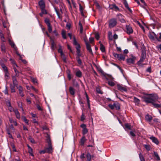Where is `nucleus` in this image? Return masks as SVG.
<instances>
[{
    "label": "nucleus",
    "instance_id": "obj_15",
    "mask_svg": "<svg viewBox=\"0 0 161 161\" xmlns=\"http://www.w3.org/2000/svg\"><path fill=\"white\" fill-rule=\"evenodd\" d=\"M38 4L40 8H45V2L43 0H40L38 2Z\"/></svg>",
    "mask_w": 161,
    "mask_h": 161
},
{
    "label": "nucleus",
    "instance_id": "obj_63",
    "mask_svg": "<svg viewBox=\"0 0 161 161\" xmlns=\"http://www.w3.org/2000/svg\"><path fill=\"white\" fill-rule=\"evenodd\" d=\"M95 38L97 40L99 39L100 37L98 33H96L95 34Z\"/></svg>",
    "mask_w": 161,
    "mask_h": 161
},
{
    "label": "nucleus",
    "instance_id": "obj_39",
    "mask_svg": "<svg viewBox=\"0 0 161 161\" xmlns=\"http://www.w3.org/2000/svg\"><path fill=\"white\" fill-rule=\"evenodd\" d=\"M108 37L109 39L110 40H112L113 39V36L112 34V33L111 31H109L108 32Z\"/></svg>",
    "mask_w": 161,
    "mask_h": 161
},
{
    "label": "nucleus",
    "instance_id": "obj_9",
    "mask_svg": "<svg viewBox=\"0 0 161 161\" xmlns=\"http://www.w3.org/2000/svg\"><path fill=\"white\" fill-rule=\"evenodd\" d=\"M125 28L126 30V32L128 34L130 35L133 33V30L132 27L130 25H126Z\"/></svg>",
    "mask_w": 161,
    "mask_h": 161
},
{
    "label": "nucleus",
    "instance_id": "obj_29",
    "mask_svg": "<svg viewBox=\"0 0 161 161\" xmlns=\"http://www.w3.org/2000/svg\"><path fill=\"white\" fill-rule=\"evenodd\" d=\"M67 77L69 80H70L72 78V75L70 74V70H68L67 71Z\"/></svg>",
    "mask_w": 161,
    "mask_h": 161
},
{
    "label": "nucleus",
    "instance_id": "obj_24",
    "mask_svg": "<svg viewBox=\"0 0 161 161\" xmlns=\"http://www.w3.org/2000/svg\"><path fill=\"white\" fill-rule=\"evenodd\" d=\"M124 5H125V8L130 12H132L131 10L130 9V8L129 7L128 4L127 3V2L125 1H124Z\"/></svg>",
    "mask_w": 161,
    "mask_h": 161
},
{
    "label": "nucleus",
    "instance_id": "obj_32",
    "mask_svg": "<svg viewBox=\"0 0 161 161\" xmlns=\"http://www.w3.org/2000/svg\"><path fill=\"white\" fill-rule=\"evenodd\" d=\"M61 34L63 38L64 39L66 38V31L64 30H62V31Z\"/></svg>",
    "mask_w": 161,
    "mask_h": 161
},
{
    "label": "nucleus",
    "instance_id": "obj_56",
    "mask_svg": "<svg viewBox=\"0 0 161 161\" xmlns=\"http://www.w3.org/2000/svg\"><path fill=\"white\" fill-rule=\"evenodd\" d=\"M146 149L149 151L150 150V147L149 145H144Z\"/></svg>",
    "mask_w": 161,
    "mask_h": 161
},
{
    "label": "nucleus",
    "instance_id": "obj_53",
    "mask_svg": "<svg viewBox=\"0 0 161 161\" xmlns=\"http://www.w3.org/2000/svg\"><path fill=\"white\" fill-rule=\"evenodd\" d=\"M16 67H17V68H19V66H18L15 63H14L13 66V68L14 72H16V71L18 70Z\"/></svg>",
    "mask_w": 161,
    "mask_h": 161
},
{
    "label": "nucleus",
    "instance_id": "obj_58",
    "mask_svg": "<svg viewBox=\"0 0 161 161\" xmlns=\"http://www.w3.org/2000/svg\"><path fill=\"white\" fill-rule=\"evenodd\" d=\"M125 128H127L129 130H131V125H129L128 124H126L125 125Z\"/></svg>",
    "mask_w": 161,
    "mask_h": 161
},
{
    "label": "nucleus",
    "instance_id": "obj_18",
    "mask_svg": "<svg viewBox=\"0 0 161 161\" xmlns=\"http://www.w3.org/2000/svg\"><path fill=\"white\" fill-rule=\"evenodd\" d=\"M13 111L14 112L15 114L16 118L18 119H20V114L19 111H18V109H13Z\"/></svg>",
    "mask_w": 161,
    "mask_h": 161
},
{
    "label": "nucleus",
    "instance_id": "obj_57",
    "mask_svg": "<svg viewBox=\"0 0 161 161\" xmlns=\"http://www.w3.org/2000/svg\"><path fill=\"white\" fill-rule=\"evenodd\" d=\"M79 9H80V12L81 13V14H83V8L80 4H79Z\"/></svg>",
    "mask_w": 161,
    "mask_h": 161
},
{
    "label": "nucleus",
    "instance_id": "obj_42",
    "mask_svg": "<svg viewBox=\"0 0 161 161\" xmlns=\"http://www.w3.org/2000/svg\"><path fill=\"white\" fill-rule=\"evenodd\" d=\"M0 36L1 41L3 42H5V39L2 33L0 32Z\"/></svg>",
    "mask_w": 161,
    "mask_h": 161
},
{
    "label": "nucleus",
    "instance_id": "obj_26",
    "mask_svg": "<svg viewBox=\"0 0 161 161\" xmlns=\"http://www.w3.org/2000/svg\"><path fill=\"white\" fill-rule=\"evenodd\" d=\"M86 158H87L86 161H91L92 156L89 153H88L86 154Z\"/></svg>",
    "mask_w": 161,
    "mask_h": 161
},
{
    "label": "nucleus",
    "instance_id": "obj_5",
    "mask_svg": "<svg viewBox=\"0 0 161 161\" xmlns=\"http://www.w3.org/2000/svg\"><path fill=\"white\" fill-rule=\"evenodd\" d=\"M108 107L111 109H113L114 108H115L117 110H119L120 109V104L117 102L114 103L113 104H109L108 105Z\"/></svg>",
    "mask_w": 161,
    "mask_h": 161
},
{
    "label": "nucleus",
    "instance_id": "obj_19",
    "mask_svg": "<svg viewBox=\"0 0 161 161\" xmlns=\"http://www.w3.org/2000/svg\"><path fill=\"white\" fill-rule=\"evenodd\" d=\"M86 49L90 53L92 54V55L93 54L92 49L91 48V45L89 44V43H86Z\"/></svg>",
    "mask_w": 161,
    "mask_h": 161
},
{
    "label": "nucleus",
    "instance_id": "obj_51",
    "mask_svg": "<svg viewBox=\"0 0 161 161\" xmlns=\"http://www.w3.org/2000/svg\"><path fill=\"white\" fill-rule=\"evenodd\" d=\"M108 83L109 85L111 86H113L115 85V83L111 80L109 81Z\"/></svg>",
    "mask_w": 161,
    "mask_h": 161
},
{
    "label": "nucleus",
    "instance_id": "obj_43",
    "mask_svg": "<svg viewBox=\"0 0 161 161\" xmlns=\"http://www.w3.org/2000/svg\"><path fill=\"white\" fill-rule=\"evenodd\" d=\"M146 48L144 47L142 48L141 50V54H145L146 55Z\"/></svg>",
    "mask_w": 161,
    "mask_h": 161
},
{
    "label": "nucleus",
    "instance_id": "obj_52",
    "mask_svg": "<svg viewBox=\"0 0 161 161\" xmlns=\"http://www.w3.org/2000/svg\"><path fill=\"white\" fill-rule=\"evenodd\" d=\"M61 56L62 57L63 61L65 63H66V57L65 56V55L64 54H63V55H61Z\"/></svg>",
    "mask_w": 161,
    "mask_h": 161
},
{
    "label": "nucleus",
    "instance_id": "obj_47",
    "mask_svg": "<svg viewBox=\"0 0 161 161\" xmlns=\"http://www.w3.org/2000/svg\"><path fill=\"white\" fill-rule=\"evenodd\" d=\"M5 73V77L6 79H8L9 78V73L8 71L4 72Z\"/></svg>",
    "mask_w": 161,
    "mask_h": 161
},
{
    "label": "nucleus",
    "instance_id": "obj_28",
    "mask_svg": "<svg viewBox=\"0 0 161 161\" xmlns=\"http://www.w3.org/2000/svg\"><path fill=\"white\" fill-rule=\"evenodd\" d=\"M152 104L153 105L154 107L156 108H160L161 107V104H158L155 103V102H153Z\"/></svg>",
    "mask_w": 161,
    "mask_h": 161
},
{
    "label": "nucleus",
    "instance_id": "obj_14",
    "mask_svg": "<svg viewBox=\"0 0 161 161\" xmlns=\"http://www.w3.org/2000/svg\"><path fill=\"white\" fill-rule=\"evenodd\" d=\"M150 139L152 140L153 142L156 144L158 145V144L159 141L158 139L155 137L152 136L150 137Z\"/></svg>",
    "mask_w": 161,
    "mask_h": 161
},
{
    "label": "nucleus",
    "instance_id": "obj_3",
    "mask_svg": "<svg viewBox=\"0 0 161 161\" xmlns=\"http://www.w3.org/2000/svg\"><path fill=\"white\" fill-rule=\"evenodd\" d=\"M48 147L45 148L47 151V153H50L53 152V147L50 138L49 137L47 139Z\"/></svg>",
    "mask_w": 161,
    "mask_h": 161
},
{
    "label": "nucleus",
    "instance_id": "obj_20",
    "mask_svg": "<svg viewBox=\"0 0 161 161\" xmlns=\"http://www.w3.org/2000/svg\"><path fill=\"white\" fill-rule=\"evenodd\" d=\"M17 88L18 89L19 91V93L21 97H23L24 95L23 93V88L21 86H19L17 87Z\"/></svg>",
    "mask_w": 161,
    "mask_h": 161
},
{
    "label": "nucleus",
    "instance_id": "obj_61",
    "mask_svg": "<svg viewBox=\"0 0 161 161\" xmlns=\"http://www.w3.org/2000/svg\"><path fill=\"white\" fill-rule=\"evenodd\" d=\"M14 72L15 73V75L14 76H12V77L14 76L15 78H16V77H19V72L17 70V71H16V72Z\"/></svg>",
    "mask_w": 161,
    "mask_h": 161
},
{
    "label": "nucleus",
    "instance_id": "obj_40",
    "mask_svg": "<svg viewBox=\"0 0 161 161\" xmlns=\"http://www.w3.org/2000/svg\"><path fill=\"white\" fill-rule=\"evenodd\" d=\"M55 10V11L56 13L58 16V18L60 19H62V17L60 16L58 10L56 7L54 8Z\"/></svg>",
    "mask_w": 161,
    "mask_h": 161
},
{
    "label": "nucleus",
    "instance_id": "obj_10",
    "mask_svg": "<svg viewBox=\"0 0 161 161\" xmlns=\"http://www.w3.org/2000/svg\"><path fill=\"white\" fill-rule=\"evenodd\" d=\"M117 87L118 89L121 92L124 91L126 92L127 91V90L125 86H123L122 85L118 84L117 85Z\"/></svg>",
    "mask_w": 161,
    "mask_h": 161
},
{
    "label": "nucleus",
    "instance_id": "obj_60",
    "mask_svg": "<svg viewBox=\"0 0 161 161\" xmlns=\"http://www.w3.org/2000/svg\"><path fill=\"white\" fill-rule=\"evenodd\" d=\"M135 131V130H134V131H130V135L132 136H133V137H134V136H136V135L134 133V132Z\"/></svg>",
    "mask_w": 161,
    "mask_h": 161
},
{
    "label": "nucleus",
    "instance_id": "obj_41",
    "mask_svg": "<svg viewBox=\"0 0 161 161\" xmlns=\"http://www.w3.org/2000/svg\"><path fill=\"white\" fill-rule=\"evenodd\" d=\"M100 49L102 52L103 53L105 52V47L102 44H101L100 47Z\"/></svg>",
    "mask_w": 161,
    "mask_h": 161
},
{
    "label": "nucleus",
    "instance_id": "obj_8",
    "mask_svg": "<svg viewBox=\"0 0 161 161\" xmlns=\"http://www.w3.org/2000/svg\"><path fill=\"white\" fill-rule=\"evenodd\" d=\"M45 23L47 26L48 30L49 33L52 32V28L50 23L49 19L48 18H46L44 20Z\"/></svg>",
    "mask_w": 161,
    "mask_h": 161
},
{
    "label": "nucleus",
    "instance_id": "obj_2",
    "mask_svg": "<svg viewBox=\"0 0 161 161\" xmlns=\"http://www.w3.org/2000/svg\"><path fill=\"white\" fill-rule=\"evenodd\" d=\"M12 81L13 84V85L11 84L10 85V88L11 90V92L12 93L15 92V91L14 89L15 87L16 86L17 87H18V82L14 76L12 77Z\"/></svg>",
    "mask_w": 161,
    "mask_h": 161
},
{
    "label": "nucleus",
    "instance_id": "obj_35",
    "mask_svg": "<svg viewBox=\"0 0 161 161\" xmlns=\"http://www.w3.org/2000/svg\"><path fill=\"white\" fill-rule=\"evenodd\" d=\"M73 44L74 45L76 46V47H78L79 46H80V44L78 43L75 37L73 38Z\"/></svg>",
    "mask_w": 161,
    "mask_h": 161
},
{
    "label": "nucleus",
    "instance_id": "obj_34",
    "mask_svg": "<svg viewBox=\"0 0 161 161\" xmlns=\"http://www.w3.org/2000/svg\"><path fill=\"white\" fill-rule=\"evenodd\" d=\"M88 143L89 144H93V145H95L94 143V139L92 138V136L91 137V138L89 139L88 142Z\"/></svg>",
    "mask_w": 161,
    "mask_h": 161
},
{
    "label": "nucleus",
    "instance_id": "obj_25",
    "mask_svg": "<svg viewBox=\"0 0 161 161\" xmlns=\"http://www.w3.org/2000/svg\"><path fill=\"white\" fill-rule=\"evenodd\" d=\"M86 141V138L85 136H83L81 138L80 143V144L81 145H84V143Z\"/></svg>",
    "mask_w": 161,
    "mask_h": 161
},
{
    "label": "nucleus",
    "instance_id": "obj_64",
    "mask_svg": "<svg viewBox=\"0 0 161 161\" xmlns=\"http://www.w3.org/2000/svg\"><path fill=\"white\" fill-rule=\"evenodd\" d=\"M85 154L84 153H83L81 154L80 156V158L82 160H83V159L85 158Z\"/></svg>",
    "mask_w": 161,
    "mask_h": 161
},
{
    "label": "nucleus",
    "instance_id": "obj_44",
    "mask_svg": "<svg viewBox=\"0 0 161 161\" xmlns=\"http://www.w3.org/2000/svg\"><path fill=\"white\" fill-rule=\"evenodd\" d=\"M76 58L77 59V61L79 65H81L82 64V62L80 58H79V57H76Z\"/></svg>",
    "mask_w": 161,
    "mask_h": 161
},
{
    "label": "nucleus",
    "instance_id": "obj_37",
    "mask_svg": "<svg viewBox=\"0 0 161 161\" xmlns=\"http://www.w3.org/2000/svg\"><path fill=\"white\" fill-rule=\"evenodd\" d=\"M139 156L141 161H145L144 157L141 153L139 154Z\"/></svg>",
    "mask_w": 161,
    "mask_h": 161
},
{
    "label": "nucleus",
    "instance_id": "obj_23",
    "mask_svg": "<svg viewBox=\"0 0 161 161\" xmlns=\"http://www.w3.org/2000/svg\"><path fill=\"white\" fill-rule=\"evenodd\" d=\"M69 90L71 95H74L75 94V89L71 86L69 87Z\"/></svg>",
    "mask_w": 161,
    "mask_h": 161
},
{
    "label": "nucleus",
    "instance_id": "obj_12",
    "mask_svg": "<svg viewBox=\"0 0 161 161\" xmlns=\"http://www.w3.org/2000/svg\"><path fill=\"white\" fill-rule=\"evenodd\" d=\"M146 58V55L141 54V57L140 60L137 62L138 65H140L143 62Z\"/></svg>",
    "mask_w": 161,
    "mask_h": 161
},
{
    "label": "nucleus",
    "instance_id": "obj_13",
    "mask_svg": "<svg viewBox=\"0 0 161 161\" xmlns=\"http://www.w3.org/2000/svg\"><path fill=\"white\" fill-rule=\"evenodd\" d=\"M76 76L78 78H81L82 76V72L79 69H77L75 72Z\"/></svg>",
    "mask_w": 161,
    "mask_h": 161
},
{
    "label": "nucleus",
    "instance_id": "obj_17",
    "mask_svg": "<svg viewBox=\"0 0 161 161\" xmlns=\"http://www.w3.org/2000/svg\"><path fill=\"white\" fill-rule=\"evenodd\" d=\"M109 8L111 9H114L116 11L119 10L118 7L114 4L109 5Z\"/></svg>",
    "mask_w": 161,
    "mask_h": 161
},
{
    "label": "nucleus",
    "instance_id": "obj_62",
    "mask_svg": "<svg viewBox=\"0 0 161 161\" xmlns=\"http://www.w3.org/2000/svg\"><path fill=\"white\" fill-rule=\"evenodd\" d=\"M28 152L30 153V155L33 156V155L32 153V148L30 149H28Z\"/></svg>",
    "mask_w": 161,
    "mask_h": 161
},
{
    "label": "nucleus",
    "instance_id": "obj_54",
    "mask_svg": "<svg viewBox=\"0 0 161 161\" xmlns=\"http://www.w3.org/2000/svg\"><path fill=\"white\" fill-rule=\"evenodd\" d=\"M88 132L87 129L86 128L85 129H83L82 131V133L83 135H85Z\"/></svg>",
    "mask_w": 161,
    "mask_h": 161
},
{
    "label": "nucleus",
    "instance_id": "obj_22",
    "mask_svg": "<svg viewBox=\"0 0 161 161\" xmlns=\"http://www.w3.org/2000/svg\"><path fill=\"white\" fill-rule=\"evenodd\" d=\"M80 47L79 46L78 47H76V53L77 55V57H79V58H80V57L81 56V54L80 53Z\"/></svg>",
    "mask_w": 161,
    "mask_h": 161
},
{
    "label": "nucleus",
    "instance_id": "obj_49",
    "mask_svg": "<svg viewBox=\"0 0 161 161\" xmlns=\"http://www.w3.org/2000/svg\"><path fill=\"white\" fill-rule=\"evenodd\" d=\"M96 90L97 92L98 93L100 94H102L103 93V92H102L100 88L99 87H97L96 88Z\"/></svg>",
    "mask_w": 161,
    "mask_h": 161
},
{
    "label": "nucleus",
    "instance_id": "obj_7",
    "mask_svg": "<svg viewBox=\"0 0 161 161\" xmlns=\"http://www.w3.org/2000/svg\"><path fill=\"white\" fill-rule=\"evenodd\" d=\"M131 58H127L126 59V62L128 64H134L136 58L135 56L131 55Z\"/></svg>",
    "mask_w": 161,
    "mask_h": 161
},
{
    "label": "nucleus",
    "instance_id": "obj_50",
    "mask_svg": "<svg viewBox=\"0 0 161 161\" xmlns=\"http://www.w3.org/2000/svg\"><path fill=\"white\" fill-rule=\"evenodd\" d=\"M36 107L37 108V109H38V110L39 111H42L43 110V109L42 108L41 106H40V105L38 104H36Z\"/></svg>",
    "mask_w": 161,
    "mask_h": 161
},
{
    "label": "nucleus",
    "instance_id": "obj_4",
    "mask_svg": "<svg viewBox=\"0 0 161 161\" xmlns=\"http://www.w3.org/2000/svg\"><path fill=\"white\" fill-rule=\"evenodd\" d=\"M117 24L116 19L113 18L110 19L109 21L108 27L110 28H112L115 26Z\"/></svg>",
    "mask_w": 161,
    "mask_h": 161
},
{
    "label": "nucleus",
    "instance_id": "obj_21",
    "mask_svg": "<svg viewBox=\"0 0 161 161\" xmlns=\"http://www.w3.org/2000/svg\"><path fill=\"white\" fill-rule=\"evenodd\" d=\"M152 116L149 114H147L145 116V119L147 121L150 122L152 119Z\"/></svg>",
    "mask_w": 161,
    "mask_h": 161
},
{
    "label": "nucleus",
    "instance_id": "obj_55",
    "mask_svg": "<svg viewBox=\"0 0 161 161\" xmlns=\"http://www.w3.org/2000/svg\"><path fill=\"white\" fill-rule=\"evenodd\" d=\"M55 44L54 41H53L51 43V48L53 50L55 49Z\"/></svg>",
    "mask_w": 161,
    "mask_h": 161
},
{
    "label": "nucleus",
    "instance_id": "obj_6",
    "mask_svg": "<svg viewBox=\"0 0 161 161\" xmlns=\"http://www.w3.org/2000/svg\"><path fill=\"white\" fill-rule=\"evenodd\" d=\"M113 55L115 58H118L119 61H124L125 59V56L122 54H119L115 53H113Z\"/></svg>",
    "mask_w": 161,
    "mask_h": 161
},
{
    "label": "nucleus",
    "instance_id": "obj_38",
    "mask_svg": "<svg viewBox=\"0 0 161 161\" xmlns=\"http://www.w3.org/2000/svg\"><path fill=\"white\" fill-rule=\"evenodd\" d=\"M148 37L151 40L154 41L155 40V37L153 34L150 33L148 35Z\"/></svg>",
    "mask_w": 161,
    "mask_h": 161
},
{
    "label": "nucleus",
    "instance_id": "obj_16",
    "mask_svg": "<svg viewBox=\"0 0 161 161\" xmlns=\"http://www.w3.org/2000/svg\"><path fill=\"white\" fill-rule=\"evenodd\" d=\"M8 42L9 44L12 47L14 48L15 50L16 51L17 50V48L16 46L14 43L10 39H8Z\"/></svg>",
    "mask_w": 161,
    "mask_h": 161
},
{
    "label": "nucleus",
    "instance_id": "obj_46",
    "mask_svg": "<svg viewBox=\"0 0 161 161\" xmlns=\"http://www.w3.org/2000/svg\"><path fill=\"white\" fill-rule=\"evenodd\" d=\"M58 52L60 53V55H63L64 54L62 50V47L60 45H59V47L58 50Z\"/></svg>",
    "mask_w": 161,
    "mask_h": 161
},
{
    "label": "nucleus",
    "instance_id": "obj_48",
    "mask_svg": "<svg viewBox=\"0 0 161 161\" xmlns=\"http://www.w3.org/2000/svg\"><path fill=\"white\" fill-rule=\"evenodd\" d=\"M10 145L13 148V150L14 152H16V149L15 146L13 143H10Z\"/></svg>",
    "mask_w": 161,
    "mask_h": 161
},
{
    "label": "nucleus",
    "instance_id": "obj_31",
    "mask_svg": "<svg viewBox=\"0 0 161 161\" xmlns=\"http://www.w3.org/2000/svg\"><path fill=\"white\" fill-rule=\"evenodd\" d=\"M22 119L27 125H29V120L26 119L25 116H23L21 117Z\"/></svg>",
    "mask_w": 161,
    "mask_h": 161
},
{
    "label": "nucleus",
    "instance_id": "obj_59",
    "mask_svg": "<svg viewBox=\"0 0 161 161\" xmlns=\"http://www.w3.org/2000/svg\"><path fill=\"white\" fill-rule=\"evenodd\" d=\"M42 13L43 14H47L46 10L45 9V8H41Z\"/></svg>",
    "mask_w": 161,
    "mask_h": 161
},
{
    "label": "nucleus",
    "instance_id": "obj_36",
    "mask_svg": "<svg viewBox=\"0 0 161 161\" xmlns=\"http://www.w3.org/2000/svg\"><path fill=\"white\" fill-rule=\"evenodd\" d=\"M1 66L4 72L8 71L7 68L4 64H2Z\"/></svg>",
    "mask_w": 161,
    "mask_h": 161
},
{
    "label": "nucleus",
    "instance_id": "obj_45",
    "mask_svg": "<svg viewBox=\"0 0 161 161\" xmlns=\"http://www.w3.org/2000/svg\"><path fill=\"white\" fill-rule=\"evenodd\" d=\"M154 156L158 160H160V157L158 154V153L157 152H154Z\"/></svg>",
    "mask_w": 161,
    "mask_h": 161
},
{
    "label": "nucleus",
    "instance_id": "obj_30",
    "mask_svg": "<svg viewBox=\"0 0 161 161\" xmlns=\"http://www.w3.org/2000/svg\"><path fill=\"white\" fill-rule=\"evenodd\" d=\"M140 100L134 97V102L136 104L138 105L140 103Z\"/></svg>",
    "mask_w": 161,
    "mask_h": 161
},
{
    "label": "nucleus",
    "instance_id": "obj_1",
    "mask_svg": "<svg viewBox=\"0 0 161 161\" xmlns=\"http://www.w3.org/2000/svg\"><path fill=\"white\" fill-rule=\"evenodd\" d=\"M147 96L142 97L143 101L147 103L152 104L153 102H155V100L154 98L153 95L152 94H148Z\"/></svg>",
    "mask_w": 161,
    "mask_h": 161
},
{
    "label": "nucleus",
    "instance_id": "obj_11",
    "mask_svg": "<svg viewBox=\"0 0 161 161\" xmlns=\"http://www.w3.org/2000/svg\"><path fill=\"white\" fill-rule=\"evenodd\" d=\"M118 20L122 23H125L126 21L125 19V17L121 14L117 15Z\"/></svg>",
    "mask_w": 161,
    "mask_h": 161
},
{
    "label": "nucleus",
    "instance_id": "obj_33",
    "mask_svg": "<svg viewBox=\"0 0 161 161\" xmlns=\"http://www.w3.org/2000/svg\"><path fill=\"white\" fill-rule=\"evenodd\" d=\"M79 25L80 28V33L81 34L83 32V28L82 26V24L81 23V22L80 21L79 23Z\"/></svg>",
    "mask_w": 161,
    "mask_h": 161
},
{
    "label": "nucleus",
    "instance_id": "obj_27",
    "mask_svg": "<svg viewBox=\"0 0 161 161\" xmlns=\"http://www.w3.org/2000/svg\"><path fill=\"white\" fill-rule=\"evenodd\" d=\"M6 48L4 44L3 43H2L1 45V50L2 52L4 53L6 52Z\"/></svg>",
    "mask_w": 161,
    "mask_h": 161
}]
</instances>
